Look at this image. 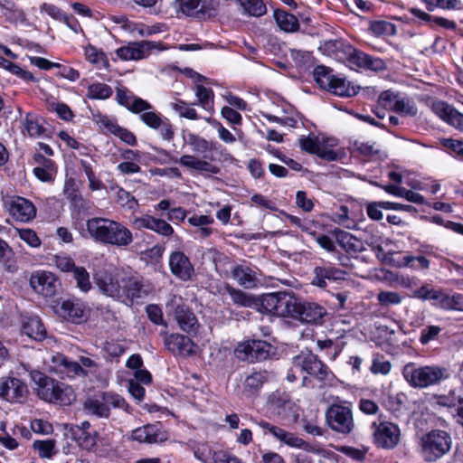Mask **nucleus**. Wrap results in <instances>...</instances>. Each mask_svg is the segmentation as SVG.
I'll return each instance as SVG.
<instances>
[{
	"label": "nucleus",
	"mask_w": 463,
	"mask_h": 463,
	"mask_svg": "<svg viewBox=\"0 0 463 463\" xmlns=\"http://www.w3.org/2000/svg\"><path fill=\"white\" fill-rule=\"evenodd\" d=\"M86 229L95 241L118 247L128 246L133 241L132 232L121 222L101 217L89 219Z\"/></svg>",
	"instance_id": "obj_1"
},
{
	"label": "nucleus",
	"mask_w": 463,
	"mask_h": 463,
	"mask_svg": "<svg viewBox=\"0 0 463 463\" xmlns=\"http://www.w3.org/2000/svg\"><path fill=\"white\" fill-rule=\"evenodd\" d=\"M327 45L337 58L343 59L353 70L362 69L378 72L386 69V62L382 58L370 55L346 41L335 40L329 42Z\"/></svg>",
	"instance_id": "obj_2"
},
{
	"label": "nucleus",
	"mask_w": 463,
	"mask_h": 463,
	"mask_svg": "<svg viewBox=\"0 0 463 463\" xmlns=\"http://www.w3.org/2000/svg\"><path fill=\"white\" fill-rule=\"evenodd\" d=\"M30 376L36 386V394L41 400L62 406L70 405L75 400L74 391L68 384L37 370L32 371Z\"/></svg>",
	"instance_id": "obj_3"
},
{
	"label": "nucleus",
	"mask_w": 463,
	"mask_h": 463,
	"mask_svg": "<svg viewBox=\"0 0 463 463\" xmlns=\"http://www.w3.org/2000/svg\"><path fill=\"white\" fill-rule=\"evenodd\" d=\"M402 373L408 384L416 389L439 385L449 377L446 367L437 364L418 365L413 362L406 364L402 367Z\"/></svg>",
	"instance_id": "obj_4"
},
{
	"label": "nucleus",
	"mask_w": 463,
	"mask_h": 463,
	"mask_svg": "<svg viewBox=\"0 0 463 463\" xmlns=\"http://www.w3.org/2000/svg\"><path fill=\"white\" fill-rule=\"evenodd\" d=\"M292 364L300 374H306L303 376V385H307L310 378H313L320 386H324L335 377L330 368L311 351H301L292 358Z\"/></svg>",
	"instance_id": "obj_5"
},
{
	"label": "nucleus",
	"mask_w": 463,
	"mask_h": 463,
	"mask_svg": "<svg viewBox=\"0 0 463 463\" xmlns=\"http://www.w3.org/2000/svg\"><path fill=\"white\" fill-rule=\"evenodd\" d=\"M111 408L119 409L131 413V407L124 397L114 392H98L89 396L83 402V411L86 414L99 419H109Z\"/></svg>",
	"instance_id": "obj_6"
},
{
	"label": "nucleus",
	"mask_w": 463,
	"mask_h": 463,
	"mask_svg": "<svg viewBox=\"0 0 463 463\" xmlns=\"http://www.w3.org/2000/svg\"><path fill=\"white\" fill-rule=\"evenodd\" d=\"M298 301L293 292L278 291L260 297L259 312L278 317L292 318Z\"/></svg>",
	"instance_id": "obj_7"
},
{
	"label": "nucleus",
	"mask_w": 463,
	"mask_h": 463,
	"mask_svg": "<svg viewBox=\"0 0 463 463\" xmlns=\"http://www.w3.org/2000/svg\"><path fill=\"white\" fill-rule=\"evenodd\" d=\"M451 447V435L443 430H431L420 439V453L427 463L437 462L450 451Z\"/></svg>",
	"instance_id": "obj_8"
},
{
	"label": "nucleus",
	"mask_w": 463,
	"mask_h": 463,
	"mask_svg": "<svg viewBox=\"0 0 463 463\" xmlns=\"http://www.w3.org/2000/svg\"><path fill=\"white\" fill-rule=\"evenodd\" d=\"M155 287L143 276L136 274L121 278V288L118 300L128 306L140 304L153 294Z\"/></svg>",
	"instance_id": "obj_9"
},
{
	"label": "nucleus",
	"mask_w": 463,
	"mask_h": 463,
	"mask_svg": "<svg viewBox=\"0 0 463 463\" xmlns=\"http://www.w3.org/2000/svg\"><path fill=\"white\" fill-rule=\"evenodd\" d=\"M413 297L421 300L431 301V304L443 310H463V294H448L441 288H435L424 284L413 291Z\"/></svg>",
	"instance_id": "obj_10"
},
{
	"label": "nucleus",
	"mask_w": 463,
	"mask_h": 463,
	"mask_svg": "<svg viewBox=\"0 0 463 463\" xmlns=\"http://www.w3.org/2000/svg\"><path fill=\"white\" fill-rule=\"evenodd\" d=\"M372 442L385 450L395 449L401 441L400 427L392 421L378 419L370 425Z\"/></svg>",
	"instance_id": "obj_11"
},
{
	"label": "nucleus",
	"mask_w": 463,
	"mask_h": 463,
	"mask_svg": "<svg viewBox=\"0 0 463 463\" xmlns=\"http://www.w3.org/2000/svg\"><path fill=\"white\" fill-rule=\"evenodd\" d=\"M55 313L62 321L80 326L89 321L91 309L86 302L72 297L61 299L57 305Z\"/></svg>",
	"instance_id": "obj_12"
},
{
	"label": "nucleus",
	"mask_w": 463,
	"mask_h": 463,
	"mask_svg": "<svg viewBox=\"0 0 463 463\" xmlns=\"http://www.w3.org/2000/svg\"><path fill=\"white\" fill-rule=\"evenodd\" d=\"M233 353L240 361L256 363L270 358L275 353V348L265 340L250 339L238 343Z\"/></svg>",
	"instance_id": "obj_13"
},
{
	"label": "nucleus",
	"mask_w": 463,
	"mask_h": 463,
	"mask_svg": "<svg viewBox=\"0 0 463 463\" xmlns=\"http://www.w3.org/2000/svg\"><path fill=\"white\" fill-rule=\"evenodd\" d=\"M166 47L162 42L148 40L129 42L127 45L120 46L115 52L121 61H140L147 58L154 52L165 50Z\"/></svg>",
	"instance_id": "obj_14"
},
{
	"label": "nucleus",
	"mask_w": 463,
	"mask_h": 463,
	"mask_svg": "<svg viewBox=\"0 0 463 463\" xmlns=\"http://www.w3.org/2000/svg\"><path fill=\"white\" fill-rule=\"evenodd\" d=\"M326 421L332 430L345 435L354 428L351 408L342 403H333L327 408Z\"/></svg>",
	"instance_id": "obj_15"
},
{
	"label": "nucleus",
	"mask_w": 463,
	"mask_h": 463,
	"mask_svg": "<svg viewBox=\"0 0 463 463\" xmlns=\"http://www.w3.org/2000/svg\"><path fill=\"white\" fill-rule=\"evenodd\" d=\"M166 308L174 315L177 325L184 332L197 331L199 326L197 317L181 296H172L166 304Z\"/></svg>",
	"instance_id": "obj_16"
},
{
	"label": "nucleus",
	"mask_w": 463,
	"mask_h": 463,
	"mask_svg": "<svg viewBox=\"0 0 463 463\" xmlns=\"http://www.w3.org/2000/svg\"><path fill=\"white\" fill-rule=\"evenodd\" d=\"M266 408L271 414L281 420L297 416L296 403L290 394L284 390L277 389L269 393L267 397Z\"/></svg>",
	"instance_id": "obj_17"
},
{
	"label": "nucleus",
	"mask_w": 463,
	"mask_h": 463,
	"mask_svg": "<svg viewBox=\"0 0 463 463\" xmlns=\"http://www.w3.org/2000/svg\"><path fill=\"white\" fill-rule=\"evenodd\" d=\"M348 273L329 261H322L313 269L311 284L320 288H326L328 285L339 283L346 279Z\"/></svg>",
	"instance_id": "obj_18"
},
{
	"label": "nucleus",
	"mask_w": 463,
	"mask_h": 463,
	"mask_svg": "<svg viewBox=\"0 0 463 463\" xmlns=\"http://www.w3.org/2000/svg\"><path fill=\"white\" fill-rule=\"evenodd\" d=\"M175 7L184 15L207 20L216 15L213 0H175Z\"/></svg>",
	"instance_id": "obj_19"
},
{
	"label": "nucleus",
	"mask_w": 463,
	"mask_h": 463,
	"mask_svg": "<svg viewBox=\"0 0 463 463\" xmlns=\"http://www.w3.org/2000/svg\"><path fill=\"white\" fill-rule=\"evenodd\" d=\"M146 109L137 113L139 119L149 128L158 131L164 140L171 141L175 137L174 126L168 118L160 112Z\"/></svg>",
	"instance_id": "obj_20"
},
{
	"label": "nucleus",
	"mask_w": 463,
	"mask_h": 463,
	"mask_svg": "<svg viewBox=\"0 0 463 463\" xmlns=\"http://www.w3.org/2000/svg\"><path fill=\"white\" fill-rule=\"evenodd\" d=\"M326 315V310L323 306L298 298L293 319L303 324L321 325Z\"/></svg>",
	"instance_id": "obj_21"
},
{
	"label": "nucleus",
	"mask_w": 463,
	"mask_h": 463,
	"mask_svg": "<svg viewBox=\"0 0 463 463\" xmlns=\"http://www.w3.org/2000/svg\"><path fill=\"white\" fill-rule=\"evenodd\" d=\"M5 206L9 214L18 222H29L36 216V207L28 199L12 196L5 200Z\"/></svg>",
	"instance_id": "obj_22"
},
{
	"label": "nucleus",
	"mask_w": 463,
	"mask_h": 463,
	"mask_svg": "<svg viewBox=\"0 0 463 463\" xmlns=\"http://www.w3.org/2000/svg\"><path fill=\"white\" fill-rule=\"evenodd\" d=\"M66 435L74 440L82 449L91 450L97 445L98 432L91 429L88 420L80 425L71 424L69 429L66 425Z\"/></svg>",
	"instance_id": "obj_23"
},
{
	"label": "nucleus",
	"mask_w": 463,
	"mask_h": 463,
	"mask_svg": "<svg viewBox=\"0 0 463 463\" xmlns=\"http://www.w3.org/2000/svg\"><path fill=\"white\" fill-rule=\"evenodd\" d=\"M28 394L27 385L15 377L0 378V397L9 402H23Z\"/></svg>",
	"instance_id": "obj_24"
},
{
	"label": "nucleus",
	"mask_w": 463,
	"mask_h": 463,
	"mask_svg": "<svg viewBox=\"0 0 463 463\" xmlns=\"http://www.w3.org/2000/svg\"><path fill=\"white\" fill-rule=\"evenodd\" d=\"M115 99L119 106L124 107L133 114L141 113L146 109H154L150 102L135 95L126 86L116 88Z\"/></svg>",
	"instance_id": "obj_25"
},
{
	"label": "nucleus",
	"mask_w": 463,
	"mask_h": 463,
	"mask_svg": "<svg viewBox=\"0 0 463 463\" xmlns=\"http://www.w3.org/2000/svg\"><path fill=\"white\" fill-rule=\"evenodd\" d=\"M431 405L442 407L448 410L454 409L457 417V423L463 427V396L458 394L456 389H450L448 393L434 394Z\"/></svg>",
	"instance_id": "obj_26"
},
{
	"label": "nucleus",
	"mask_w": 463,
	"mask_h": 463,
	"mask_svg": "<svg viewBox=\"0 0 463 463\" xmlns=\"http://www.w3.org/2000/svg\"><path fill=\"white\" fill-rule=\"evenodd\" d=\"M168 264L172 274L182 281L190 280L194 273V269L189 257L181 250L171 252Z\"/></svg>",
	"instance_id": "obj_27"
},
{
	"label": "nucleus",
	"mask_w": 463,
	"mask_h": 463,
	"mask_svg": "<svg viewBox=\"0 0 463 463\" xmlns=\"http://www.w3.org/2000/svg\"><path fill=\"white\" fill-rule=\"evenodd\" d=\"M93 280L102 294L115 299L118 298L121 279H118V274L106 270H99L93 274Z\"/></svg>",
	"instance_id": "obj_28"
},
{
	"label": "nucleus",
	"mask_w": 463,
	"mask_h": 463,
	"mask_svg": "<svg viewBox=\"0 0 463 463\" xmlns=\"http://www.w3.org/2000/svg\"><path fill=\"white\" fill-rule=\"evenodd\" d=\"M131 439L139 443H158L166 439V432L163 430L161 422L148 423L133 430Z\"/></svg>",
	"instance_id": "obj_29"
},
{
	"label": "nucleus",
	"mask_w": 463,
	"mask_h": 463,
	"mask_svg": "<svg viewBox=\"0 0 463 463\" xmlns=\"http://www.w3.org/2000/svg\"><path fill=\"white\" fill-rule=\"evenodd\" d=\"M299 146L303 151L310 155H316L319 158L328 162L337 159L336 152H335L333 149L322 146L318 137L315 136L314 134L302 136L299 138Z\"/></svg>",
	"instance_id": "obj_30"
},
{
	"label": "nucleus",
	"mask_w": 463,
	"mask_h": 463,
	"mask_svg": "<svg viewBox=\"0 0 463 463\" xmlns=\"http://www.w3.org/2000/svg\"><path fill=\"white\" fill-rule=\"evenodd\" d=\"M57 279L48 271H37L31 276L30 284L40 295L45 298H52L56 294Z\"/></svg>",
	"instance_id": "obj_31"
},
{
	"label": "nucleus",
	"mask_w": 463,
	"mask_h": 463,
	"mask_svg": "<svg viewBox=\"0 0 463 463\" xmlns=\"http://www.w3.org/2000/svg\"><path fill=\"white\" fill-rule=\"evenodd\" d=\"M34 163L38 165L33 169V174L41 182L52 183L58 173L57 164L47 158L42 153H35L33 156Z\"/></svg>",
	"instance_id": "obj_32"
},
{
	"label": "nucleus",
	"mask_w": 463,
	"mask_h": 463,
	"mask_svg": "<svg viewBox=\"0 0 463 463\" xmlns=\"http://www.w3.org/2000/svg\"><path fill=\"white\" fill-rule=\"evenodd\" d=\"M269 381L267 370H253L248 374L242 383V392L246 397H257L260 395L263 385Z\"/></svg>",
	"instance_id": "obj_33"
},
{
	"label": "nucleus",
	"mask_w": 463,
	"mask_h": 463,
	"mask_svg": "<svg viewBox=\"0 0 463 463\" xmlns=\"http://www.w3.org/2000/svg\"><path fill=\"white\" fill-rule=\"evenodd\" d=\"M223 292L230 296L232 304L237 307H255L259 311L260 297L256 298L229 283H224Z\"/></svg>",
	"instance_id": "obj_34"
},
{
	"label": "nucleus",
	"mask_w": 463,
	"mask_h": 463,
	"mask_svg": "<svg viewBox=\"0 0 463 463\" xmlns=\"http://www.w3.org/2000/svg\"><path fill=\"white\" fill-rule=\"evenodd\" d=\"M166 348L174 354L191 355L194 354V344L187 335L171 334L165 340Z\"/></svg>",
	"instance_id": "obj_35"
},
{
	"label": "nucleus",
	"mask_w": 463,
	"mask_h": 463,
	"mask_svg": "<svg viewBox=\"0 0 463 463\" xmlns=\"http://www.w3.org/2000/svg\"><path fill=\"white\" fill-rule=\"evenodd\" d=\"M335 235L338 246L351 257L356 258L364 250L363 241L348 232L336 229Z\"/></svg>",
	"instance_id": "obj_36"
},
{
	"label": "nucleus",
	"mask_w": 463,
	"mask_h": 463,
	"mask_svg": "<svg viewBox=\"0 0 463 463\" xmlns=\"http://www.w3.org/2000/svg\"><path fill=\"white\" fill-rule=\"evenodd\" d=\"M175 162H178L182 166L195 170L201 174L218 175L221 173V168L218 165L192 155H184Z\"/></svg>",
	"instance_id": "obj_37"
},
{
	"label": "nucleus",
	"mask_w": 463,
	"mask_h": 463,
	"mask_svg": "<svg viewBox=\"0 0 463 463\" xmlns=\"http://www.w3.org/2000/svg\"><path fill=\"white\" fill-rule=\"evenodd\" d=\"M43 124L45 118L34 112L26 113L23 119V127L31 138L43 137V134L50 133Z\"/></svg>",
	"instance_id": "obj_38"
},
{
	"label": "nucleus",
	"mask_w": 463,
	"mask_h": 463,
	"mask_svg": "<svg viewBox=\"0 0 463 463\" xmlns=\"http://www.w3.org/2000/svg\"><path fill=\"white\" fill-rule=\"evenodd\" d=\"M411 13L413 16L422 22H425L432 29H436L437 27L451 31H455L457 29V23L454 20H449L442 16L431 15L419 8H412Z\"/></svg>",
	"instance_id": "obj_39"
},
{
	"label": "nucleus",
	"mask_w": 463,
	"mask_h": 463,
	"mask_svg": "<svg viewBox=\"0 0 463 463\" xmlns=\"http://www.w3.org/2000/svg\"><path fill=\"white\" fill-rule=\"evenodd\" d=\"M23 332L35 341H43L46 338L47 331L38 316L27 317L23 321Z\"/></svg>",
	"instance_id": "obj_40"
},
{
	"label": "nucleus",
	"mask_w": 463,
	"mask_h": 463,
	"mask_svg": "<svg viewBox=\"0 0 463 463\" xmlns=\"http://www.w3.org/2000/svg\"><path fill=\"white\" fill-rule=\"evenodd\" d=\"M232 277L244 288H252L258 283L255 271L246 265H235L232 269Z\"/></svg>",
	"instance_id": "obj_41"
},
{
	"label": "nucleus",
	"mask_w": 463,
	"mask_h": 463,
	"mask_svg": "<svg viewBox=\"0 0 463 463\" xmlns=\"http://www.w3.org/2000/svg\"><path fill=\"white\" fill-rule=\"evenodd\" d=\"M0 14L5 21L9 24L24 23L26 19L23 9L13 0L0 1Z\"/></svg>",
	"instance_id": "obj_42"
},
{
	"label": "nucleus",
	"mask_w": 463,
	"mask_h": 463,
	"mask_svg": "<svg viewBox=\"0 0 463 463\" xmlns=\"http://www.w3.org/2000/svg\"><path fill=\"white\" fill-rule=\"evenodd\" d=\"M359 89V87L352 85L345 78L337 75L327 91L335 96L351 98L358 93Z\"/></svg>",
	"instance_id": "obj_43"
},
{
	"label": "nucleus",
	"mask_w": 463,
	"mask_h": 463,
	"mask_svg": "<svg viewBox=\"0 0 463 463\" xmlns=\"http://www.w3.org/2000/svg\"><path fill=\"white\" fill-rule=\"evenodd\" d=\"M278 26L284 32L294 33L299 28L298 18L291 13L283 9H276L273 14Z\"/></svg>",
	"instance_id": "obj_44"
},
{
	"label": "nucleus",
	"mask_w": 463,
	"mask_h": 463,
	"mask_svg": "<svg viewBox=\"0 0 463 463\" xmlns=\"http://www.w3.org/2000/svg\"><path fill=\"white\" fill-rule=\"evenodd\" d=\"M185 142L192 147L194 152L206 153L210 151H217L222 148V145L216 142H210L194 133H188Z\"/></svg>",
	"instance_id": "obj_45"
},
{
	"label": "nucleus",
	"mask_w": 463,
	"mask_h": 463,
	"mask_svg": "<svg viewBox=\"0 0 463 463\" xmlns=\"http://www.w3.org/2000/svg\"><path fill=\"white\" fill-rule=\"evenodd\" d=\"M290 56L299 71H307L317 66L316 59L311 52L293 49L290 51Z\"/></svg>",
	"instance_id": "obj_46"
},
{
	"label": "nucleus",
	"mask_w": 463,
	"mask_h": 463,
	"mask_svg": "<svg viewBox=\"0 0 463 463\" xmlns=\"http://www.w3.org/2000/svg\"><path fill=\"white\" fill-rule=\"evenodd\" d=\"M85 59L96 66L98 69L109 70L110 67L107 54L102 51L99 50L92 44H89L84 49Z\"/></svg>",
	"instance_id": "obj_47"
},
{
	"label": "nucleus",
	"mask_w": 463,
	"mask_h": 463,
	"mask_svg": "<svg viewBox=\"0 0 463 463\" xmlns=\"http://www.w3.org/2000/svg\"><path fill=\"white\" fill-rule=\"evenodd\" d=\"M337 75L333 73V70L325 65H317L313 69V78L317 84L327 91Z\"/></svg>",
	"instance_id": "obj_48"
},
{
	"label": "nucleus",
	"mask_w": 463,
	"mask_h": 463,
	"mask_svg": "<svg viewBox=\"0 0 463 463\" xmlns=\"http://www.w3.org/2000/svg\"><path fill=\"white\" fill-rule=\"evenodd\" d=\"M0 263L5 269L8 272H14L17 270L15 254L9 244L0 238Z\"/></svg>",
	"instance_id": "obj_49"
},
{
	"label": "nucleus",
	"mask_w": 463,
	"mask_h": 463,
	"mask_svg": "<svg viewBox=\"0 0 463 463\" xmlns=\"http://www.w3.org/2000/svg\"><path fill=\"white\" fill-rule=\"evenodd\" d=\"M430 260L422 255L412 256L406 254L401 257L396 266L399 268H411L413 269H428L430 268Z\"/></svg>",
	"instance_id": "obj_50"
},
{
	"label": "nucleus",
	"mask_w": 463,
	"mask_h": 463,
	"mask_svg": "<svg viewBox=\"0 0 463 463\" xmlns=\"http://www.w3.org/2000/svg\"><path fill=\"white\" fill-rule=\"evenodd\" d=\"M113 94L112 88L103 82H93L87 88V98L90 99H108Z\"/></svg>",
	"instance_id": "obj_51"
},
{
	"label": "nucleus",
	"mask_w": 463,
	"mask_h": 463,
	"mask_svg": "<svg viewBox=\"0 0 463 463\" xmlns=\"http://www.w3.org/2000/svg\"><path fill=\"white\" fill-rule=\"evenodd\" d=\"M393 104V112L401 116L413 118L418 114V108L415 102L408 97H399L398 100Z\"/></svg>",
	"instance_id": "obj_52"
},
{
	"label": "nucleus",
	"mask_w": 463,
	"mask_h": 463,
	"mask_svg": "<svg viewBox=\"0 0 463 463\" xmlns=\"http://www.w3.org/2000/svg\"><path fill=\"white\" fill-rule=\"evenodd\" d=\"M369 30L375 36H392L396 33V26L392 23L384 20L372 21Z\"/></svg>",
	"instance_id": "obj_53"
},
{
	"label": "nucleus",
	"mask_w": 463,
	"mask_h": 463,
	"mask_svg": "<svg viewBox=\"0 0 463 463\" xmlns=\"http://www.w3.org/2000/svg\"><path fill=\"white\" fill-rule=\"evenodd\" d=\"M171 108L174 111L178 113L181 118L190 120L200 119L197 111L194 108L189 107L188 103L182 99H176L175 102H172Z\"/></svg>",
	"instance_id": "obj_54"
},
{
	"label": "nucleus",
	"mask_w": 463,
	"mask_h": 463,
	"mask_svg": "<svg viewBox=\"0 0 463 463\" xmlns=\"http://www.w3.org/2000/svg\"><path fill=\"white\" fill-rule=\"evenodd\" d=\"M317 346L325 351V354L332 361L335 360L344 348V343L339 344L332 339L318 340Z\"/></svg>",
	"instance_id": "obj_55"
},
{
	"label": "nucleus",
	"mask_w": 463,
	"mask_h": 463,
	"mask_svg": "<svg viewBox=\"0 0 463 463\" xmlns=\"http://www.w3.org/2000/svg\"><path fill=\"white\" fill-rule=\"evenodd\" d=\"M60 365L62 366V372L69 378H75L76 376L79 375H88V372L84 370L78 362L71 361L66 356L61 357Z\"/></svg>",
	"instance_id": "obj_56"
},
{
	"label": "nucleus",
	"mask_w": 463,
	"mask_h": 463,
	"mask_svg": "<svg viewBox=\"0 0 463 463\" xmlns=\"http://www.w3.org/2000/svg\"><path fill=\"white\" fill-rule=\"evenodd\" d=\"M92 118L105 134H113L117 126H118L117 120L109 118L108 115L101 113L99 110H97L96 113L92 112Z\"/></svg>",
	"instance_id": "obj_57"
},
{
	"label": "nucleus",
	"mask_w": 463,
	"mask_h": 463,
	"mask_svg": "<svg viewBox=\"0 0 463 463\" xmlns=\"http://www.w3.org/2000/svg\"><path fill=\"white\" fill-rule=\"evenodd\" d=\"M392 369V364L383 354L376 353L373 356L370 371L373 374L386 375Z\"/></svg>",
	"instance_id": "obj_58"
},
{
	"label": "nucleus",
	"mask_w": 463,
	"mask_h": 463,
	"mask_svg": "<svg viewBox=\"0 0 463 463\" xmlns=\"http://www.w3.org/2000/svg\"><path fill=\"white\" fill-rule=\"evenodd\" d=\"M195 95L198 99L199 105L203 109H213L214 93L211 88H206L203 85H196Z\"/></svg>",
	"instance_id": "obj_59"
},
{
	"label": "nucleus",
	"mask_w": 463,
	"mask_h": 463,
	"mask_svg": "<svg viewBox=\"0 0 463 463\" xmlns=\"http://www.w3.org/2000/svg\"><path fill=\"white\" fill-rule=\"evenodd\" d=\"M194 455L195 458L203 463H215L214 458L216 451H214L212 449V447L206 442L198 443L194 448Z\"/></svg>",
	"instance_id": "obj_60"
},
{
	"label": "nucleus",
	"mask_w": 463,
	"mask_h": 463,
	"mask_svg": "<svg viewBox=\"0 0 463 463\" xmlns=\"http://www.w3.org/2000/svg\"><path fill=\"white\" fill-rule=\"evenodd\" d=\"M54 439L34 440L33 448L38 450L39 456L43 458H52L56 453Z\"/></svg>",
	"instance_id": "obj_61"
},
{
	"label": "nucleus",
	"mask_w": 463,
	"mask_h": 463,
	"mask_svg": "<svg viewBox=\"0 0 463 463\" xmlns=\"http://www.w3.org/2000/svg\"><path fill=\"white\" fill-rule=\"evenodd\" d=\"M240 2L245 12L250 16L260 17L267 12L263 0H240Z\"/></svg>",
	"instance_id": "obj_62"
},
{
	"label": "nucleus",
	"mask_w": 463,
	"mask_h": 463,
	"mask_svg": "<svg viewBox=\"0 0 463 463\" xmlns=\"http://www.w3.org/2000/svg\"><path fill=\"white\" fill-rule=\"evenodd\" d=\"M73 279L76 280L77 288L82 292H89L91 288L90 274L84 267L78 266L72 272Z\"/></svg>",
	"instance_id": "obj_63"
},
{
	"label": "nucleus",
	"mask_w": 463,
	"mask_h": 463,
	"mask_svg": "<svg viewBox=\"0 0 463 463\" xmlns=\"http://www.w3.org/2000/svg\"><path fill=\"white\" fill-rule=\"evenodd\" d=\"M431 111L444 122H447L455 108L444 100L435 99L430 105Z\"/></svg>",
	"instance_id": "obj_64"
}]
</instances>
